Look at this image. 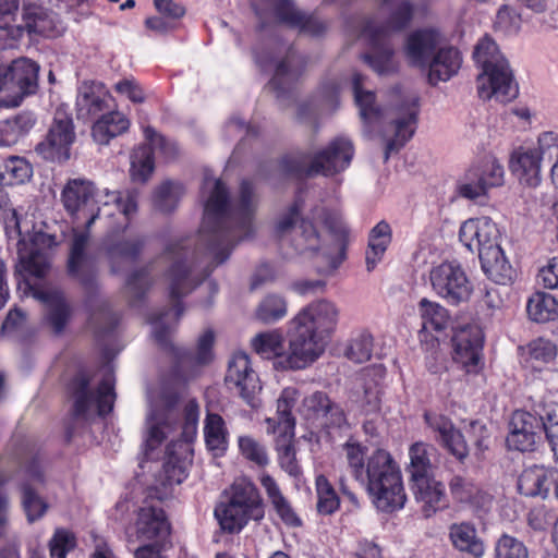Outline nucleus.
Returning a JSON list of instances; mask_svg holds the SVG:
<instances>
[{
    "label": "nucleus",
    "instance_id": "f257e3e1",
    "mask_svg": "<svg viewBox=\"0 0 558 558\" xmlns=\"http://www.w3.org/2000/svg\"><path fill=\"white\" fill-rule=\"evenodd\" d=\"M203 193L208 195L197 239L173 240L161 256L169 264L165 276L174 310L161 312L150 322L156 342L160 347L171 348L179 372L191 376L195 367L208 365L214 360L215 335L213 330L201 335L194 352L172 347L170 336L183 314L179 301L201 284L215 267L226 262L239 241L253 232V219L258 204L255 187L248 180L241 182L239 195L232 201L220 180L206 178Z\"/></svg>",
    "mask_w": 558,
    "mask_h": 558
},
{
    "label": "nucleus",
    "instance_id": "f03ea898",
    "mask_svg": "<svg viewBox=\"0 0 558 558\" xmlns=\"http://www.w3.org/2000/svg\"><path fill=\"white\" fill-rule=\"evenodd\" d=\"M140 193L136 189L123 191L105 190L101 194L93 182L84 179H71L64 185L61 201L65 210L73 217L85 218V231H74L70 243L68 271L71 276L85 281L93 271L88 255V230L102 214L110 217L114 207L126 220L132 219L138 209Z\"/></svg>",
    "mask_w": 558,
    "mask_h": 558
},
{
    "label": "nucleus",
    "instance_id": "7ed1b4c3",
    "mask_svg": "<svg viewBox=\"0 0 558 558\" xmlns=\"http://www.w3.org/2000/svg\"><path fill=\"white\" fill-rule=\"evenodd\" d=\"M343 450L353 477L366 485L378 510L392 512L404 506L407 496L401 472L388 451L375 450L365 464L366 447L349 440L343 445Z\"/></svg>",
    "mask_w": 558,
    "mask_h": 558
},
{
    "label": "nucleus",
    "instance_id": "20e7f679",
    "mask_svg": "<svg viewBox=\"0 0 558 558\" xmlns=\"http://www.w3.org/2000/svg\"><path fill=\"white\" fill-rule=\"evenodd\" d=\"M322 221L299 219V209L293 205L276 223V234L288 241L299 254H319L328 269H336L344 259L343 236L347 227L337 217L323 213Z\"/></svg>",
    "mask_w": 558,
    "mask_h": 558
},
{
    "label": "nucleus",
    "instance_id": "39448f33",
    "mask_svg": "<svg viewBox=\"0 0 558 558\" xmlns=\"http://www.w3.org/2000/svg\"><path fill=\"white\" fill-rule=\"evenodd\" d=\"M363 80L361 74L353 75L355 104L361 119L369 126L380 124L386 119L389 120V126L384 133L387 160L390 154L399 151L414 134L418 113L417 98L414 95H401L398 88L396 104L392 108L384 110L376 104L375 94L363 88Z\"/></svg>",
    "mask_w": 558,
    "mask_h": 558
},
{
    "label": "nucleus",
    "instance_id": "423d86ee",
    "mask_svg": "<svg viewBox=\"0 0 558 558\" xmlns=\"http://www.w3.org/2000/svg\"><path fill=\"white\" fill-rule=\"evenodd\" d=\"M497 225L487 217L469 219L461 225L459 239L471 252H477L482 269L498 284L509 283L514 275L499 244Z\"/></svg>",
    "mask_w": 558,
    "mask_h": 558
},
{
    "label": "nucleus",
    "instance_id": "0eeeda50",
    "mask_svg": "<svg viewBox=\"0 0 558 558\" xmlns=\"http://www.w3.org/2000/svg\"><path fill=\"white\" fill-rule=\"evenodd\" d=\"M474 59L482 69L477 76L481 98L494 97L500 102H507L517 97L518 85L512 71L493 39L485 37L480 40L474 50Z\"/></svg>",
    "mask_w": 558,
    "mask_h": 558
},
{
    "label": "nucleus",
    "instance_id": "6e6552de",
    "mask_svg": "<svg viewBox=\"0 0 558 558\" xmlns=\"http://www.w3.org/2000/svg\"><path fill=\"white\" fill-rule=\"evenodd\" d=\"M412 15L413 5L408 0H401L393 9L386 25H378L375 22H368L365 25L363 35L369 39L372 50L363 54L362 59L378 75H391L398 71L399 64L395 59L389 37L392 32L405 27Z\"/></svg>",
    "mask_w": 558,
    "mask_h": 558
},
{
    "label": "nucleus",
    "instance_id": "1a4fd4ad",
    "mask_svg": "<svg viewBox=\"0 0 558 558\" xmlns=\"http://www.w3.org/2000/svg\"><path fill=\"white\" fill-rule=\"evenodd\" d=\"M264 505L257 487L247 478H236L230 487L227 502L215 509L221 529L229 533L240 532L250 520L264 518Z\"/></svg>",
    "mask_w": 558,
    "mask_h": 558
},
{
    "label": "nucleus",
    "instance_id": "9d476101",
    "mask_svg": "<svg viewBox=\"0 0 558 558\" xmlns=\"http://www.w3.org/2000/svg\"><path fill=\"white\" fill-rule=\"evenodd\" d=\"M354 154L352 142L345 137H337L328 146L306 162L300 156H290L283 159L287 172L296 177H330L349 167Z\"/></svg>",
    "mask_w": 558,
    "mask_h": 558
},
{
    "label": "nucleus",
    "instance_id": "9b49d317",
    "mask_svg": "<svg viewBox=\"0 0 558 558\" xmlns=\"http://www.w3.org/2000/svg\"><path fill=\"white\" fill-rule=\"evenodd\" d=\"M299 398V392L293 387L282 390L277 402V416L266 420L267 432L279 434L277 439V451L281 468L291 476L300 474V466L295 458V449L291 444L295 425L291 410Z\"/></svg>",
    "mask_w": 558,
    "mask_h": 558
},
{
    "label": "nucleus",
    "instance_id": "f8f14e48",
    "mask_svg": "<svg viewBox=\"0 0 558 558\" xmlns=\"http://www.w3.org/2000/svg\"><path fill=\"white\" fill-rule=\"evenodd\" d=\"M113 384L112 371L109 367H106L104 377L96 389L90 388L89 380L84 374L75 376L71 385L74 415L89 420L110 413L116 399Z\"/></svg>",
    "mask_w": 558,
    "mask_h": 558
},
{
    "label": "nucleus",
    "instance_id": "ddd939ff",
    "mask_svg": "<svg viewBox=\"0 0 558 558\" xmlns=\"http://www.w3.org/2000/svg\"><path fill=\"white\" fill-rule=\"evenodd\" d=\"M433 290L449 304L458 305L470 299L472 284L457 263H442L430 270Z\"/></svg>",
    "mask_w": 558,
    "mask_h": 558
},
{
    "label": "nucleus",
    "instance_id": "4468645a",
    "mask_svg": "<svg viewBox=\"0 0 558 558\" xmlns=\"http://www.w3.org/2000/svg\"><path fill=\"white\" fill-rule=\"evenodd\" d=\"M74 141L75 131L71 116L58 109L46 140L37 145L36 151L46 160L62 163L70 158Z\"/></svg>",
    "mask_w": 558,
    "mask_h": 558
},
{
    "label": "nucleus",
    "instance_id": "2eb2a0df",
    "mask_svg": "<svg viewBox=\"0 0 558 558\" xmlns=\"http://www.w3.org/2000/svg\"><path fill=\"white\" fill-rule=\"evenodd\" d=\"M148 401L146 446L154 449L166 437L163 428H168L179 421L178 398L175 395L168 392H149Z\"/></svg>",
    "mask_w": 558,
    "mask_h": 558
},
{
    "label": "nucleus",
    "instance_id": "dca6fc26",
    "mask_svg": "<svg viewBox=\"0 0 558 558\" xmlns=\"http://www.w3.org/2000/svg\"><path fill=\"white\" fill-rule=\"evenodd\" d=\"M291 325L289 353L286 356L284 366L301 369L316 361L325 351V337L302 324Z\"/></svg>",
    "mask_w": 558,
    "mask_h": 558
},
{
    "label": "nucleus",
    "instance_id": "f3484780",
    "mask_svg": "<svg viewBox=\"0 0 558 558\" xmlns=\"http://www.w3.org/2000/svg\"><path fill=\"white\" fill-rule=\"evenodd\" d=\"M502 183L504 167L495 158L488 157L465 172L458 184V192L464 198L476 199Z\"/></svg>",
    "mask_w": 558,
    "mask_h": 558
},
{
    "label": "nucleus",
    "instance_id": "a211bd4d",
    "mask_svg": "<svg viewBox=\"0 0 558 558\" xmlns=\"http://www.w3.org/2000/svg\"><path fill=\"white\" fill-rule=\"evenodd\" d=\"M545 422L542 420V405L536 414L526 411H515L510 421V433L507 437L509 449L521 452L534 451Z\"/></svg>",
    "mask_w": 558,
    "mask_h": 558
},
{
    "label": "nucleus",
    "instance_id": "6ab92c4d",
    "mask_svg": "<svg viewBox=\"0 0 558 558\" xmlns=\"http://www.w3.org/2000/svg\"><path fill=\"white\" fill-rule=\"evenodd\" d=\"M299 411L305 420L322 427L340 428L347 425V416L342 408L323 391H315L304 397Z\"/></svg>",
    "mask_w": 558,
    "mask_h": 558
},
{
    "label": "nucleus",
    "instance_id": "aec40b11",
    "mask_svg": "<svg viewBox=\"0 0 558 558\" xmlns=\"http://www.w3.org/2000/svg\"><path fill=\"white\" fill-rule=\"evenodd\" d=\"M226 383L236 389L241 398L251 407H256V397L262 390L258 376L251 366L250 357L244 352H236L232 355Z\"/></svg>",
    "mask_w": 558,
    "mask_h": 558
},
{
    "label": "nucleus",
    "instance_id": "412c9836",
    "mask_svg": "<svg viewBox=\"0 0 558 558\" xmlns=\"http://www.w3.org/2000/svg\"><path fill=\"white\" fill-rule=\"evenodd\" d=\"M339 319V306L330 300L319 299L303 307L291 324H302L327 338L336 330Z\"/></svg>",
    "mask_w": 558,
    "mask_h": 558
},
{
    "label": "nucleus",
    "instance_id": "4be33fe9",
    "mask_svg": "<svg viewBox=\"0 0 558 558\" xmlns=\"http://www.w3.org/2000/svg\"><path fill=\"white\" fill-rule=\"evenodd\" d=\"M22 505L29 522L40 519L48 505L39 496L38 489L44 484V475L36 459L25 463L21 471Z\"/></svg>",
    "mask_w": 558,
    "mask_h": 558
},
{
    "label": "nucleus",
    "instance_id": "5701e85b",
    "mask_svg": "<svg viewBox=\"0 0 558 558\" xmlns=\"http://www.w3.org/2000/svg\"><path fill=\"white\" fill-rule=\"evenodd\" d=\"M169 523L162 509L143 507L138 510L134 525L126 530L129 544H145L169 534Z\"/></svg>",
    "mask_w": 558,
    "mask_h": 558
},
{
    "label": "nucleus",
    "instance_id": "b1692460",
    "mask_svg": "<svg viewBox=\"0 0 558 558\" xmlns=\"http://www.w3.org/2000/svg\"><path fill=\"white\" fill-rule=\"evenodd\" d=\"M144 134L149 144H143L132 153L130 168L131 181L141 184L149 180L155 169L153 147L166 150L169 145L153 128H145Z\"/></svg>",
    "mask_w": 558,
    "mask_h": 558
},
{
    "label": "nucleus",
    "instance_id": "393cba45",
    "mask_svg": "<svg viewBox=\"0 0 558 558\" xmlns=\"http://www.w3.org/2000/svg\"><path fill=\"white\" fill-rule=\"evenodd\" d=\"M276 17L283 24L308 35H320L327 25L316 15H307L295 8L292 0H265Z\"/></svg>",
    "mask_w": 558,
    "mask_h": 558
},
{
    "label": "nucleus",
    "instance_id": "a878e982",
    "mask_svg": "<svg viewBox=\"0 0 558 558\" xmlns=\"http://www.w3.org/2000/svg\"><path fill=\"white\" fill-rule=\"evenodd\" d=\"M453 360L468 372L475 371L483 347V333L478 326L468 325L456 330L452 338Z\"/></svg>",
    "mask_w": 558,
    "mask_h": 558
},
{
    "label": "nucleus",
    "instance_id": "bb28decb",
    "mask_svg": "<svg viewBox=\"0 0 558 558\" xmlns=\"http://www.w3.org/2000/svg\"><path fill=\"white\" fill-rule=\"evenodd\" d=\"M424 421L427 427L436 434L438 440L458 460H464L469 449L463 435L457 429L453 423L442 414L425 412Z\"/></svg>",
    "mask_w": 558,
    "mask_h": 558
},
{
    "label": "nucleus",
    "instance_id": "cd10ccee",
    "mask_svg": "<svg viewBox=\"0 0 558 558\" xmlns=\"http://www.w3.org/2000/svg\"><path fill=\"white\" fill-rule=\"evenodd\" d=\"M444 41V37L435 29L416 31L407 38L405 57L412 65L425 69Z\"/></svg>",
    "mask_w": 558,
    "mask_h": 558
},
{
    "label": "nucleus",
    "instance_id": "c85d7f7f",
    "mask_svg": "<svg viewBox=\"0 0 558 558\" xmlns=\"http://www.w3.org/2000/svg\"><path fill=\"white\" fill-rule=\"evenodd\" d=\"M411 488L415 500L421 504V511L425 518H430L448 507L445 486L433 475L412 480Z\"/></svg>",
    "mask_w": 558,
    "mask_h": 558
},
{
    "label": "nucleus",
    "instance_id": "c756f323",
    "mask_svg": "<svg viewBox=\"0 0 558 558\" xmlns=\"http://www.w3.org/2000/svg\"><path fill=\"white\" fill-rule=\"evenodd\" d=\"M545 160L546 157L541 154L537 143L536 148L520 147L515 149L511 155L509 166L521 183L536 186L541 182V162Z\"/></svg>",
    "mask_w": 558,
    "mask_h": 558
},
{
    "label": "nucleus",
    "instance_id": "7c9ffc66",
    "mask_svg": "<svg viewBox=\"0 0 558 558\" xmlns=\"http://www.w3.org/2000/svg\"><path fill=\"white\" fill-rule=\"evenodd\" d=\"M111 96L98 82H83L76 97L78 119H89L110 109Z\"/></svg>",
    "mask_w": 558,
    "mask_h": 558
},
{
    "label": "nucleus",
    "instance_id": "2f4dec72",
    "mask_svg": "<svg viewBox=\"0 0 558 558\" xmlns=\"http://www.w3.org/2000/svg\"><path fill=\"white\" fill-rule=\"evenodd\" d=\"M4 73L2 78L7 81V88L16 86L22 95L35 93L39 66L29 59L14 60L9 66H0Z\"/></svg>",
    "mask_w": 558,
    "mask_h": 558
},
{
    "label": "nucleus",
    "instance_id": "473e14b6",
    "mask_svg": "<svg viewBox=\"0 0 558 558\" xmlns=\"http://www.w3.org/2000/svg\"><path fill=\"white\" fill-rule=\"evenodd\" d=\"M461 66L460 52L453 48L442 45L433 56L425 69H428V81L436 85L438 82L448 81Z\"/></svg>",
    "mask_w": 558,
    "mask_h": 558
},
{
    "label": "nucleus",
    "instance_id": "72a5a7b5",
    "mask_svg": "<svg viewBox=\"0 0 558 558\" xmlns=\"http://www.w3.org/2000/svg\"><path fill=\"white\" fill-rule=\"evenodd\" d=\"M303 72V59L294 51L289 50L287 57L278 63L274 77L270 81L271 87L276 90L277 97L292 92Z\"/></svg>",
    "mask_w": 558,
    "mask_h": 558
},
{
    "label": "nucleus",
    "instance_id": "f704fd0d",
    "mask_svg": "<svg viewBox=\"0 0 558 558\" xmlns=\"http://www.w3.org/2000/svg\"><path fill=\"white\" fill-rule=\"evenodd\" d=\"M35 296L47 305L50 326L56 332H61L71 317V308L63 292L57 288H46L37 291Z\"/></svg>",
    "mask_w": 558,
    "mask_h": 558
},
{
    "label": "nucleus",
    "instance_id": "c9c22d12",
    "mask_svg": "<svg viewBox=\"0 0 558 558\" xmlns=\"http://www.w3.org/2000/svg\"><path fill=\"white\" fill-rule=\"evenodd\" d=\"M260 484L282 522L292 527L300 526L302 524L300 517L294 511L290 501L282 495L276 481L270 475L264 474L260 477Z\"/></svg>",
    "mask_w": 558,
    "mask_h": 558
},
{
    "label": "nucleus",
    "instance_id": "e433bc0d",
    "mask_svg": "<svg viewBox=\"0 0 558 558\" xmlns=\"http://www.w3.org/2000/svg\"><path fill=\"white\" fill-rule=\"evenodd\" d=\"M130 128L129 119L119 111L102 113L94 123L92 135L95 142L106 145L112 140L126 132Z\"/></svg>",
    "mask_w": 558,
    "mask_h": 558
},
{
    "label": "nucleus",
    "instance_id": "4c0bfd02",
    "mask_svg": "<svg viewBox=\"0 0 558 558\" xmlns=\"http://www.w3.org/2000/svg\"><path fill=\"white\" fill-rule=\"evenodd\" d=\"M58 245L56 235L37 232L33 239V247L27 256L26 268L36 277H43L49 267V258L45 250Z\"/></svg>",
    "mask_w": 558,
    "mask_h": 558
},
{
    "label": "nucleus",
    "instance_id": "58836bf2",
    "mask_svg": "<svg viewBox=\"0 0 558 558\" xmlns=\"http://www.w3.org/2000/svg\"><path fill=\"white\" fill-rule=\"evenodd\" d=\"M551 470L533 465L525 469L518 480L520 494L526 497L541 496L546 498L549 494V478Z\"/></svg>",
    "mask_w": 558,
    "mask_h": 558
},
{
    "label": "nucleus",
    "instance_id": "ea45409f",
    "mask_svg": "<svg viewBox=\"0 0 558 558\" xmlns=\"http://www.w3.org/2000/svg\"><path fill=\"white\" fill-rule=\"evenodd\" d=\"M338 101V88L335 83L327 84L320 88L318 94L311 100L301 101L296 105L295 118L300 122H307L315 114L317 108L333 109Z\"/></svg>",
    "mask_w": 558,
    "mask_h": 558
},
{
    "label": "nucleus",
    "instance_id": "a19ab883",
    "mask_svg": "<svg viewBox=\"0 0 558 558\" xmlns=\"http://www.w3.org/2000/svg\"><path fill=\"white\" fill-rule=\"evenodd\" d=\"M450 539L456 548L466 551L475 557L483 556L485 547L478 538L474 525L470 523H454L450 526Z\"/></svg>",
    "mask_w": 558,
    "mask_h": 558
},
{
    "label": "nucleus",
    "instance_id": "79ce46f5",
    "mask_svg": "<svg viewBox=\"0 0 558 558\" xmlns=\"http://www.w3.org/2000/svg\"><path fill=\"white\" fill-rule=\"evenodd\" d=\"M436 449L423 441L414 442L409 449L411 481L433 475L434 464L432 457Z\"/></svg>",
    "mask_w": 558,
    "mask_h": 558
},
{
    "label": "nucleus",
    "instance_id": "37998d69",
    "mask_svg": "<svg viewBox=\"0 0 558 558\" xmlns=\"http://www.w3.org/2000/svg\"><path fill=\"white\" fill-rule=\"evenodd\" d=\"M32 174L33 168L25 158L11 156L0 165V185L25 183Z\"/></svg>",
    "mask_w": 558,
    "mask_h": 558
},
{
    "label": "nucleus",
    "instance_id": "c03bdc74",
    "mask_svg": "<svg viewBox=\"0 0 558 558\" xmlns=\"http://www.w3.org/2000/svg\"><path fill=\"white\" fill-rule=\"evenodd\" d=\"M526 311L532 320L546 323L558 315V302L548 293L537 292L529 299Z\"/></svg>",
    "mask_w": 558,
    "mask_h": 558
},
{
    "label": "nucleus",
    "instance_id": "a18cd8bd",
    "mask_svg": "<svg viewBox=\"0 0 558 558\" xmlns=\"http://www.w3.org/2000/svg\"><path fill=\"white\" fill-rule=\"evenodd\" d=\"M288 313L287 299L277 293L267 294L255 310V318L264 324H274Z\"/></svg>",
    "mask_w": 558,
    "mask_h": 558
},
{
    "label": "nucleus",
    "instance_id": "49530a36",
    "mask_svg": "<svg viewBox=\"0 0 558 558\" xmlns=\"http://www.w3.org/2000/svg\"><path fill=\"white\" fill-rule=\"evenodd\" d=\"M381 367L367 369L363 374V398L362 402L367 412H375L380 404V381L384 377Z\"/></svg>",
    "mask_w": 558,
    "mask_h": 558
},
{
    "label": "nucleus",
    "instance_id": "de8ad7c7",
    "mask_svg": "<svg viewBox=\"0 0 558 558\" xmlns=\"http://www.w3.org/2000/svg\"><path fill=\"white\" fill-rule=\"evenodd\" d=\"M183 194L184 187L180 182L167 180L155 190L154 207L161 213H170L177 207Z\"/></svg>",
    "mask_w": 558,
    "mask_h": 558
},
{
    "label": "nucleus",
    "instance_id": "09e8293b",
    "mask_svg": "<svg viewBox=\"0 0 558 558\" xmlns=\"http://www.w3.org/2000/svg\"><path fill=\"white\" fill-rule=\"evenodd\" d=\"M204 435L206 446L211 451L223 452L227 449L228 432L223 418L215 413H208L205 420Z\"/></svg>",
    "mask_w": 558,
    "mask_h": 558
},
{
    "label": "nucleus",
    "instance_id": "8fccbe9b",
    "mask_svg": "<svg viewBox=\"0 0 558 558\" xmlns=\"http://www.w3.org/2000/svg\"><path fill=\"white\" fill-rule=\"evenodd\" d=\"M251 343L254 351L265 359L279 357L284 350L283 336L279 330L260 332Z\"/></svg>",
    "mask_w": 558,
    "mask_h": 558
},
{
    "label": "nucleus",
    "instance_id": "3c124183",
    "mask_svg": "<svg viewBox=\"0 0 558 558\" xmlns=\"http://www.w3.org/2000/svg\"><path fill=\"white\" fill-rule=\"evenodd\" d=\"M143 247V240L132 238L121 240L109 248V256L112 264V270L119 271L122 263H131L140 254Z\"/></svg>",
    "mask_w": 558,
    "mask_h": 558
},
{
    "label": "nucleus",
    "instance_id": "603ef678",
    "mask_svg": "<svg viewBox=\"0 0 558 558\" xmlns=\"http://www.w3.org/2000/svg\"><path fill=\"white\" fill-rule=\"evenodd\" d=\"M451 495L460 502L471 505H486L490 501V496L483 494L472 483L460 476H454L449 484Z\"/></svg>",
    "mask_w": 558,
    "mask_h": 558
},
{
    "label": "nucleus",
    "instance_id": "864d4df0",
    "mask_svg": "<svg viewBox=\"0 0 558 558\" xmlns=\"http://www.w3.org/2000/svg\"><path fill=\"white\" fill-rule=\"evenodd\" d=\"M418 310L423 319L424 328L442 330L446 328L449 315L447 310L438 303L422 299L418 303Z\"/></svg>",
    "mask_w": 558,
    "mask_h": 558
},
{
    "label": "nucleus",
    "instance_id": "5fc2aeb1",
    "mask_svg": "<svg viewBox=\"0 0 558 558\" xmlns=\"http://www.w3.org/2000/svg\"><path fill=\"white\" fill-rule=\"evenodd\" d=\"M317 511L320 514L333 513L340 505L339 497L326 476L316 477Z\"/></svg>",
    "mask_w": 558,
    "mask_h": 558
},
{
    "label": "nucleus",
    "instance_id": "6e6d98bb",
    "mask_svg": "<svg viewBox=\"0 0 558 558\" xmlns=\"http://www.w3.org/2000/svg\"><path fill=\"white\" fill-rule=\"evenodd\" d=\"M541 154L546 160L553 161L550 168L551 183L558 187V134L554 132H543L538 136Z\"/></svg>",
    "mask_w": 558,
    "mask_h": 558
},
{
    "label": "nucleus",
    "instance_id": "4d7b16f0",
    "mask_svg": "<svg viewBox=\"0 0 558 558\" xmlns=\"http://www.w3.org/2000/svg\"><path fill=\"white\" fill-rule=\"evenodd\" d=\"M238 446L241 454L257 466H265L269 463L266 448L252 436H240Z\"/></svg>",
    "mask_w": 558,
    "mask_h": 558
},
{
    "label": "nucleus",
    "instance_id": "13d9d810",
    "mask_svg": "<svg viewBox=\"0 0 558 558\" xmlns=\"http://www.w3.org/2000/svg\"><path fill=\"white\" fill-rule=\"evenodd\" d=\"M542 420L545 422V434L555 459L558 461V403L542 405Z\"/></svg>",
    "mask_w": 558,
    "mask_h": 558
},
{
    "label": "nucleus",
    "instance_id": "bf43d9fd",
    "mask_svg": "<svg viewBox=\"0 0 558 558\" xmlns=\"http://www.w3.org/2000/svg\"><path fill=\"white\" fill-rule=\"evenodd\" d=\"M23 19L25 21V28L29 33L46 34L50 26L46 11L38 5H27L23 11Z\"/></svg>",
    "mask_w": 558,
    "mask_h": 558
},
{
    "label": "nucleus",
    "instance_id": "052dcab7",
    "mask_svg": "<svg viewBox=\"0 0 558 558\" xmlns=\"http://www.w3.org/2000/svg\"><path fill=\"white\" fill-rule=\"evenodd\" d=\"M373 338L369 333L362 332L353 338L347 349V356L356 363H364L372 356Z\"/></svg>",
    "mask_w": 558,
    "mask_h": 558
},
{
    "label": "nucleus",
    "instance_id": "680f3d73",
    "mask_svg": "<svg viewBox=\"0 0 558 558\" xmlns=\"http://www.w3.org/2000/svg\"><path fill=\"white\" fill-rule=\"evenodd\" d=\"M76 545L74 534L65 529H57L52 538L49 541V550L51 558H66Z\"/></svg>",
    "mask_w": 558,
    "mask_h": 558
},
{
    "label": "nucleus",
    "instance_id": "e2e57ef3",
    "mask_svg": "<svg viewBox=\"0 0 558 558\" xmlns=\"http://www.w3.org/2000/svg\"><path fill=\"white\" fill-rule=\"evenodd\" d=\"M496 558H529L525 545L509 535H502L496 543Z\"/></svg>",
    "mask_w": 558,
    "mask_h": 558
},
{
    "label": "nucleus",
    "instance_id": "0e129e2a",
    "mask_svg": "<svg viewBox=\"0 0 558 558\" xmlns=\"http://www.w3.org/2000/svg\"><path fill=\"white\" fill-rule=\"evenodd\" d=\"M521 17L511 8L504 5L497 12L495 27L505 34H513L520 29Z\"/></svg>",
    "mask_w": 558,
    "mask_h": 558
},
{
    "label": "nucleus",
    "instance_id": "69168bd1",
    "mask_svg": "<svg viewBox=\"0 0 558 558\" xmlns=\"http://www.w3.org/2000/svg\"><path fill=\"white\" fill-rule=\"evenodd\" d=\"M556 353L555 344L543 338L532 341L529 345L530 359L537 362L548 363L555 359Z\"/></svg>",
    "mask_w": 558,
    "mask_h": 558
},
{
    "label": "nucleus",
    "instance_id": "338daca9",
    "mask_svg": "<svg viewBox=\"0 0 558 558\" xmlns=\"http://www.w3.org/2000/svg\"><path fill=\"white\" fill-rule=\"evenodd\" d=\"M527 524L534 531H545L555 520V517L545 508L536 506L530 509L527 513Z\"/></svg>",
    "mask_w": 558,
    "mask_h": 558
},
{
    "label": "nucleus",
    "instance_id": "774afa93",
    "mask_svg": "<svg viewBox=\"0 0 558 558\" xmlns=\"http://www.w3.org/2000/svg\"><path fill=\"white\" fill-rule=\"evenodd\" d=\"M538 278L545 288L558 290V257L549 259L539 270Z\"/></svg>",
    "mask_w": 558,
    "mask_h": 558
}]
</instances>
